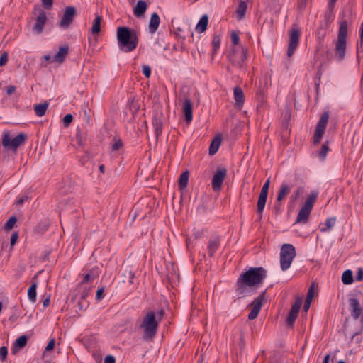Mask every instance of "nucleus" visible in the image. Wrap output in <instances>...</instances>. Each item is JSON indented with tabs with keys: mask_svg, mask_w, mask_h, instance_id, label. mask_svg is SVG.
<instances>
[{
	"mask_svg": "<svg viewBox=\"0 0 363 363\" xmlns=\"http://www.w3.org/2000/svg\"><path fill=\"white\" fill-rule=\"evenodd\" d=\"M267 277V270L262 267H250L242 273L236 281V292L245 296L253 293L255 288L262 284Z\"/></svg>",
	"mask_w": 363,
	"mask_h": 363,
	"instance_id": "nucleus-1",
	"label": "nucleus"
},
{
	"mask_svg": "<svg viewBox=\"0 0 363 363\" xmlns=\"http://www.w3.org/2000/svg\"><path fill=\"white\" fill-rule=\"evenodd\" d=\"M117 40L120 50L125 52H132L138 44L136 32L128 27L118 28Z\"/></svg>",
	"mask_w": 363,
	"mask_h": 363,
	"instance_id": "nucleus-2",
	"label": "nucleus"
},
{
	"mask_svg": "<svg viewBox=\"0 0 363 363\" xmlns=\"http://www.w3.org/2000/svg\"><path fill=\"white\" fill-rule=\"evenodd\" d=\"M158 325L159 321L156 320L155 313L153 311L147 313L140 325L144 330L143 339L152 340L157 333Z\"/></svg>",
	"mask_w": 363,
	"mask_h": 363,
	"instance_id": "nucleus-3",
	"label": "nucleus"
},
{
	"mask_svg": "<svg viewBox=\"0 0 363 363\" xmlns=\"http://www.w3.org/2000/svg\"><path fill=\"white\" fill-rule=\"evenodd\" d=\"M347 28V21L345 19L341 21L338 30L337 41L335 44V56L339 61H342L345 55Z\"/></svg>",
	"mask_w": 363,
	"mask_h": 363,
	"instance_id": "nucleus-4",
	"label": "nucleus"
},
{
	"mask_svg": "<svg viewBox=\"0 0 363 363\" xmlns=\"http://www.w3.org/2000/svg\"><path fill=\"white\" fill-rule=\"evenodd\" d=\"M349 306L350 309L351 316L357 321L359 318V330L352 334V338L358 335L363 329V308L361 307L359 300L357 298L351 297L349 299Z\"/></svg>",
	"mask_w": 363,
	"mask_h": 363,
	"instance_id": "nucleus-5",
	"label": "nucleus"
},
{
	"mask_svg": "<svg viewBox=\"0 0 363 363\" xmlns=\"http://www.w3.org/2000/svg\"><path fill=\"white\" fill-rule=\"evenodd\" d=\"M296 256L295 247L291 244H284L280 252V264L283 271L288 269Z\"/></svg>",
	"mask_w": 363,
	"mask_h": 363,
	"instance_id": "nucleus-6",
	"label": "nucleus"
},
{
	"mask_svg": "<svg viewBox=\"0 0 363 363\" xmlns=\"http://www.w3.org/2000/svg\"><path fill=\"white\" fill-rule=\"evenodd\" d=\"M27 138L25 133H20L13 138H11L9 132H4L2 136V145L4 147L16 151L18 147L24 143Z\"/></svg>",
	"mask_w": 363,
	"mask_h": 363,
	"instance_id": "nucleus-7",
	"label": "nucleus"
},
{
	"mask_svg": "<svg viewBox=\"0 0 363 363\" xmlns=\"http://www.w3.org/2000/svg\"><path fill=\"white\" fill-rule=\"evenodd\" d=\"M315 201V195L312 194L310 195L304 204L301 206L297 217L295 223H306L308 221L309 216L313 209L314 203Z\"/></svg>",
	"mask_w": 363,
	"mask_h": 363,
	"instance_id": "nucleus-8",
	"label": "nucleus"
},
{
	"mask_svg": "<svg viewBox=\"0 0 363 363\" xmlns=\"http://www.w3.org/2000/svg\"><path fill=\"white\" fill-rule=\"evenodd\" d=\"M38 13V16L35 18V22L33 26V31L36 34H40L43 33L44 30V26L47 22V13L46 12L40 7L39 5H35L33 11V14H36Z\"/></svg>",
	"mask_w": 363,
	"mask_h": 363,
	"instance_id": "nucleus-9",
	"label": "nucleus"
},
{
	"mask_svg": "<svg viewBox=\"0 0 363 363\" xmlns=\"http://www.w3.org/2000/svg\"><path fill=\"white\" fill-rule=\"evenodd\" d=\"M247 56V50L243 47L241 48L240 51L235 48H233L231 52L228 55L232 65L240 69L244 68Z\"/></svg>",
	"mask_w": 363,
	"mask_h": 363,
	"instance_id": "nucleus-10",
	"label": "nucleus"
},
{
	"mask_svg": "<svg viewBox=\"0 0 363 363\" xmlns=\"http://www.w3.org/2000/svg\"><path fill=\"white\" fill-rule=\"evenodd\" d=\"M301 33L297 27H293L289 30V42L287 49V56L291 57L298 47Z\"/></svg>",
	"mask_w": 363,
	"mask_h": 363,
	"instance_id": "nucleus-11",
	"label": "nucleus"
},
{
	"mask_svg": "<svg viewBox=\"0 0 363 363\" xmlns=\"http://www.w3.org/2000/svg\"><path fill=\"white\" fill-rule=\"evenodd\" d=\"M226 175L227 169L225 167H222L217 169L212 178V188L213 191L220 190Z\"/></svg>",
	"mask_w": 363,
	"mask_h": 363,
	"instance_id": "nucleus-12",
	"label": "nucleus"
},
{
	"mask_svg": "<svg viewBox=\"0 0 363 363\" xmlns=\"http://www.w3.org/2000/svg\"><path fill=\"white\" fill-rule=\"evenodd\" d=\"M266 291H263L258 297H257L251 303L252 308L248 314L249 320L255 319L262 308V303L265 298Z\"/></svg>",
	"mask_w": 363,
	"mask_h": 363,
	"instance_id": "nucleus-13",
	"label": "nucleus"
},
{
	"mask_svg": "<svg viewBox=\"0 0 363 363\" xmlns=\"http://www.w3.org/2000/svg\"><path fill=\"white\" fill-rule=\"evenodd\" d=\"M302 305V299L301 297H297L294 304L291 306L290 311L286 318V323L289 326L294 325L296 320L301 306Z\"/></svg>",
	"mask_w": 363,
	"mask_h": 363,
	"instance_id": "nucleus-14",
	"label": "nucleus"
},
{
	"mask_svg": "<svg viewBox=\"0 0 363 363\" xmlns=\"http://www.w3.org/2000/svg\"><path fill=\"white\" fill-rule=\"evenodd\" d=\"M75 15L76 9L74 6H69L66 7L63 16L60 22V26L62 28H69L73 22Z\"/></svg>",
	"mask_w": 363,
	"mask_h": 363,
	"instance_id": "nucleus-15",
	"label": "nucleus"
},
{
	"mask_svg": "<svg viewBox=\"0 0 363 363\" xmlns=\"http://www.w3.org/2000/svg\"><path fill=\"white\" fill-rule=\"evenodd\" d=\"M220 237L219 235H212L210 236L207 244L208 255L210 257L214 256L216 252L220 247Z\"/></svg>",
	"mask_w": 363,
	"mask_h": 363,
	"instance_id": "nucleus-16",
	"label": "nucleus"
},
{
	"mask_svg": "<svg viewBox=\"0 0 363 363\" xmlns=\"http://www.w3.org/2000/svg\"><path fill=\"white\" fill-rule=\"evenodd\" d=\"M291 117V108L289 106L284 108L281 113V125L284 129L283 135H289L291 129L289 128V121Z\"/></svg>",
	"mask_w": 363,
	"mask_h": 363,
	"instance_id": "nucleus-17",
	"label": "nucleus"
},
{
	"mask_svg": "<svg viewBox=\"0 0 363 363\" xmlns=\"http://www.w3.org/2000/svg\"><path fill=\"white\" fill-rule=\"evenodd\" d=\"M69 52V47L68 45H64L62 47H60L59 51L52 57V59L51 60V62H57L60 64L62 63Z\"/></svg>",
	"mask_w": 363,
	"mask_h": 363,
	"instance_id": "nucleus-18",
	"label": "nucleus"
},
{
	"mask_svg": "<svg viewBox=\"0 0 363 363\" xmlns=\"http://www.w3.org/2000/svg\"><path fill=\"white\" fill-rule=\"evenodd\" d=\"M183 112L185 116V121L186 123H190L192 121V102L190 99L186 98L183 104Z\"/></svg>",
	"mask_w": 363,
	"mask_h": 363,
	"instance_id": "nucleus-19",
	"label": "nucleus"
},
{
	"mask_svg": "<svg viewBox=\"0 0 363 363\" xmlns=\"http://www.w3.org/2000/svg\"><path fill=\"white\" fill-rule=\"evenodd\" d=\"M28 342V337L26 335L20 336L16 340L11 347V353L16 354L19 350L23 349Z\"/></svg>",
	"mask_w": 363,
	"mask_h": 363,
	"instance_id": "nucleus-20",
	"label": "nucleus"
},
{
	"mask_svg": "<svg viewBox=\"0 0 363 363\" xmlns=\"http://www.w3.org/2000/svg\"><path fill=\"white\" fill-rule=\"evenodd\" d=\"M234 99L235 101V106L236 108H242L245 101V96L243 91L239 86L233 89Z\"/></svg>",
	"mask_w": 363,
	"mask_h": 363,
	"instance_id": "nucleus-21",
	"label": "nucleus"
},
{
	"mask_svg": "<svg viewBox=\"0 0 363 363\" xmlns=\"http://www.w3.org/2000/svg\"><path fill=\"white\" fill-rule=\"evenodd\" d=\"M147 9V3L144 1L140 0L133 9V13L136 17H143Z\"/></svg>",
	"mask_w": 363,
	"mask_h": 363,
	"instance_id": "nucleus-22",
	"label": "nucleus"
},
{
	"mask_svg": "<svg viewBox=\"0 0 363 363\" xmlns=\"http://www.w3.org/2000/svg\"><path fill=\"white\" fill-rule=\"evenodd\" d=\"M160 22L159 15L155 12L151 15L150 20L149 22V31L150 33H155L158 29Z\"/></svg>",
	"mask_w": 363,
	"mask_h": 363,
	"instance_id": "nucleus-23",
	"label": "nucleus"
},
{
	"mask_svg": "<svg viewBox=\"0 0 363 363\" xmlns=\"http://www.w3.org/2000/svg\"><path fill=\"white\" fill-rule=\"evenodd\" d=\"M314 286H315V282H312L308 293L306 296V298L305 300L304 304H303V311L307 312L308 309L310 308L311 302L314 297Z\"/></svg>",
	"mask_w": 363,
	"mask_h": 363,
	"instance_id": "nucleus-24",
	"label": "nucleus"
},
{
	"mask_svg": "<svg viewBox=\"0 0 363 363\" xmlns=\"http://www.w3.org/2000/svg\"><path fill=\"white\" fill-rule=\"evenodd\" d=\"M152 125H153L154 130H155V137H156V139L157 140L162 132L163 124H162V119L157 116L153 117Z\"/></svg>",
	"mask_w": 363,
	"mask_h": 363,
	"instance_id": "nucleus-25",
	"label": "nucleus"
},
{
	"mask_svg": "<svg viewBox=\"0 0 363 363\" xmlns=\"http://www.w3.org/2000/svg\"><path fill=\"white\" fill-rule=\"evenodd\" d=\"M267 195L266 194H259L258 201H257V213L259 215V218H262L264 208L266 204Z\"/></svg>",
	"mask_w": 363,
	"mask_h": 363,
	"instance_id": "nucleus-26",
	"label": "nucleus"
},
{
	"mask_svg": "<svg viewBox=\"0 0 363 363\" xmlns=\"http://www.w3.org/2000/svg\"><path fill=\"white\" fill-rule=\"evenodd\" d=\"M208 23V17L207 15H203L198 22L196 30L198 33H201L206 31Z\"/></svg>",
	"mask_w": 363,
	"mask_h": 363,
	"instance_id": "nucleus-27",
	"label": "nucleus"
},
{
	"mask_svg": "<svg viewBox=\"0 0 363 363\" xmlns=\"http://www.w3.org/2000/svg\"><path fill=\"white\" fill-rule=\"evenodd\" d=\"M221 138L219 136H216L211 141V143L209 147L208 153L210 155H215L220 145Z\"/></svg>",
	"mask_w": 363,
	"mask_h": 363,
	"instance_id": "nucleus-28",
	"label": "nucleus"
},
{
	"mask_svg": "<svg viewBox=\"0 0 363 363\" xmlns=\"http://www.w3.org/2000/svg\"><path fill=\"white\" fill-rule=\"evenodd\" d=\"M247 7V3L245 1L240 2L235 11L238 20H242L245 17Z\"/></svg>",
	"mask_w": 363,
	"mask_h": 363,
	"instance_id": "nucleus-29",
	"label": "nucleus"
},
{
	"mask_svg": "<svg viewBox=\"0 0 363 363\" xmlns=\"http://www.w3.org/2000/svg\"><path fill=\"white\" fill-rule=\"evenodd\" d=\"M48 105L49 104L47 101H45L43 104H35L34 106V111L35 114L39 117L44 116L48 109Z\"/></svg>",
	"mask_w": 363,
	"mask_h": 363,
	"instance_id": "nucleus-30",
	"label": "nucleus"
},
{
	"mask_svg": "<svg viewBox=\"0 0 363 363\" xmlns=\"http://www.w3.org/2000/svg\"><path fill=\"white\" fill-rule=\"evenodd\" d=\"M330 141L327 140L322 144L320 149L319 150V159L321 161H324L326 158L328 152L331 151L329 147Z\"/></svg>",
	"mask_w": 363,
	"mask_h": 363,
	"instance_id": "nucleus-31",
	"label": "nucleus"
},
{
	"mask_svg": "<svg viewBox=\"0 0 363 363\" xmlns=\"http://www.w3.org/2000/svg\"><path fill=\"white\" fill-rule=\"evenodd\" d=\"M290 192V188L286 184H282L278 192L277 202H281L285 196Z\"/></svg>",
	"mask_w": 363,
	"mask_h": 363,
	"instance_id": "nucleus-32",
	"label": "nucleus"
},
{
	"mask_svg": "<svg viewBox=\"0 0 363 363\" xmlns=\"http://www.w3.org/2000/svg\"><path fill=\"white\" fill-rule=\"evenodd\" d=\"M102 21V17L96 14L95 16V19L93 21L92 27H91V33L93 34H98L101 31V23Z\"/></svg>",
	"mask_w": 363,
	"mask_h": 363,
	"instance_id": "nucleus-33",
	"label": "nucleus"
},
{
	"mask_svg": "<svg viewBox=\"0 0 363 363\" xmlns=\"http://www.w3.org/2000/svg\"><path fill=\"white\" fill-rule=\"evenodd\" d=\"M342 281L345 285H350L353 283V274L352 270L347 269L345 270L342 275Z\"/></svg>",
	"mask_w": 363,
	"mask_h": 363,
	"instance_id": "nucleus-34",
	"label": "nucleus"
},
{
	"mask_svg": "<svg viewBox=\"0 0 363 363\" xmlns=\"http://www.w3.org/2000/svg\"><path fill=\"white\" fill-rule=\"evenodd\" d=\"M189 177V172L187 170L181 174L179 178V186L180 189H183L187 186Z\"/></svg>",
	"mask_w": 363,
	"mask_h": 363,
	"instance_id": "nucleus-35",
	"label": "nucleus"
},
{
	"mask_svg": "<svg viewBox=\"0 0 363 363\" xmlns=\"http://www.w3.org/2000/svg\"><path fill=\"white\" fill-rule=\"evenodd\" d=\"M337 0H328L327 11L325 14V18L327 21H329L333 15V11L334 10L335 3Z\"/></svg>",
	"mask_w": 363,
	"mask_h": 363,
	"instance_id": "nucleus-36",
	"label": "nucleus"
},
{
	"mask_svg": "<svg viewBox=\"0 0 363 363\" xmlns=\"http://www.w3.org/2000/svg\"><path fill=\"white\" fill-rule=\"evenodd\" d=\"M36 289L37 283L33 282L28 290V297L33 303L36 301Z\"/></svg>",
	"mask_w": 363,
	"mask_h": 363,
	"instance_id": "nucleus-37",
	"label": "nucleus"
},
{
	"mask_svg": "<svg viewBox=\"0 0 363 363\" xmlns=\"http://www.w3.org/2000/svg\"><path fill=\"white\" fill-rule=\"evenodd\" d=\"M49 228V223L46 220L40 221L35 228V231L38 233H45Z\"/></svg>",
	"mask_w": 363,
	"mask_h": 363,
	"instance_id": "nucleus-38",
	"label": "nucleus"
},
{
	"mask_svg": "<svg viewBox=\"0 0 363 363\" xmlns=\"http://www.w3.org/2000/svg\"><path fill=\"white\" fill-rule=\"evenodd\" d=\"M335 222H336V219L335 217L328 218L325 222V227H323L320 229V230L322 232H325V231H327L328 230H330L332 227H333L335 225Z\"/></svg>",
	"mask_w": 363,
	"mask_h": 363,
	"instance_id": "nucleus-39",
	"label": "nucleus"
},
{
	"mask_svg": "<svg viewBox=\"0 0 363 363\" xmlns=\"http://www.w3.org/2000/svg\"><path fill=\"white\" fill-rule=\"evenodd\" d=\"M17 221L16 216H11L4 225V230L6 231L11 230Z\"/></svg>",
	"mask_w": 363,
	"mask_h": 363,
	"instance_id": "nucleus-40",
	"label": "nucleus"
},
{
	"mask_svg": "<svg viewBox=\"0 0 363 363\" xmlns=\"http://www.w3.org/2000/svg\"><path fill=\"white\" fill-rule=\"evenodd\" d=\"M220 35H214L212 40L213 54L216 53L217 50L220 48Z\"/></svg>",
	"mask_w": 363,
	"mask_h": 363,
	"instance_id": "nucleus-41",
	"label": "nucleus"
},
{
	"mask_svg": "<svg viewBox=\"0 0 363 363\" xmlns=\"http://www.w3.org/2000/svg\"><path fill=\"white\" fill-rule=\"evenodd\" d=\"M123 276L128 279V281L130 284H133V279L135 278V274L132 272L130 269H124Z\"/></svg>",
	"mask_w": 363,
	"mask_h": 363,
	"instance_id": "nucleus-42",
	"label": "nucleus"
},
{
	"mask_svg": "<svg viewBox=\"0 0 363 363\" xmlns=\"http://www.w3.org/2000/svg\"><path fill=\"white\" fill-rule=\"evenodd\" d=\"M330 116L329 111H325L320 116L319 119V122H320L321 125H324L327 126L328 119Z\"/></svg>",
	"mask_w": 363,
	"mask_h": 363,
	"instance_id": "nucleus-43",
	"label": "nucleus"
},
{
	"mask_svg": "<svg viewBox=\"0 0 363 363\" xmlns=\"http://www.w3.org/2000/svg\"><path fill=\"white\" fill-rule=\"evenodd\" d=\"M8 354V349L6 346H2L0 347V359L2 362H4L7 358Z\"/></svg>",
	"mask_w": 363,
	"mask_h": 363,
	"instance_id": "nucleus-44",
	"label": "nucleus"
},
{
	"mask_svg": "<svg viewBox=\"0 0 363 363\" xmlns=\"http://www.w3.org/2000/svg\"><path fill=\"white\" fill-rule=\"evenodd\" d=\"M94 279V277H91L90 274H86L83 276L82 281L79 284V287L88 283L90 281H93Z\"/></svg>",
	"mask_w": 363,
	"mask_h": 363,
	"instance_id": "nucleus-45",
	"label": "nucleus"
},
{
	"mask_svg": "<svg viewBox=\"0 0 363 363\" xmlns=\"http://www.w3.org/2000/svg\"><path fill=\"white\" fill-rule=\"evenodd\" d=\"M73 120L72 114L68 113L63 118V124L65 127H68Z\"/></svg>",
	"mask_w": 363,
	"mask_h": 363,
	"instance_id": "nucleus-46",
	"label": "nucleus"
},
{
	"mask_svg": "<svg viewBox=\"0 0 363 363\" xmlns=\"http://www.w3.org/2000/svg\"><path fill=\"white\" fill-rule=\"evenodd\" d=\"M42 6L48 10H50L52 8L53 6V0H41Z\"/></svg>",
	"mask_w": 363,
	"mask_h": 363,
	"instance_id": "nucleus-47",
	"label": "nucleus"
},
{
	"mask_svg": "<svg viewBox=\"0 0 363 363\" xmlns=\"http://www.w3.org/2000/svg\"><path fill=\"white\" fill-rule=\"evenodd\" d=\"M123 146V143L121 140L118 139L116 140L111 145V150L112 151H117L120 148H121Z\"/></svg>",
	"mask_w": 363,
	"mask_h": 363,
	"instance_id": "nucleus-48",
	"label": "nucleus"
},
{
	"mask_svg": "<svg viewBox=\"0 0 363 363\" xmlns=\"http://www.w3.org/2000/svg\"><path fill=\"white\" fill-rule=\"evenodd\" d=\"M142 72L146 78H149L151 74V68L149 65H143L142 67Z\"/></svg>",
	"mask_w": 363,
	"mask_h": 363,
	"instance_id": "nucleus-49",
	"label": "nucleus"
},
{
	"mask_svg": "<svg viewBox=\"0 0 363 363\" xmlns=\"http://www.w3.org/2000/svg\"><path fill=\"white\" fill-rule=\"evenodd\" d=\"M55 340L54 338H52L48 342V344L47 345V346L45 349L44 353H45L46 352L52 350L55 347Z\"/></svg>",
	"mask_w": 363,
	"mask_h": 363,
	"instance_id": "nucleus-50",
	"label": "nucleus"
},
{
	"mask_svg": "<svg viewBox=\"0 0 363 363\" xmlns=\"http://www.w3.org/2000/svg\"><path fill=\"white\" fill-rule=\"evenodd\" d=\"M231 41L234 45H238L240 42V38L238 35L234 31L231 33Z\"/></svg>",
	"mask_w": 363,
	"mask_h": 363,
	"instance_id": "nucleus-51",
	"label": "nucleus"
},
{
	"mask_svg": "<svg viewBox=\"0 0 363 363\" xmlns=\"http://www.w3.org/2000/svg\"><path fill=\"white\" fill-rule=\"evenodd\" d=\"M18 238V231L13 232L11 237V240H10L11 247H13L16 243Z\"/></svg>",
	"mask_w": 363,
	"mask_h": 363,
	"instance_id": "nucleus-52",
	"label": "nucleus"
},
{
	"mask_svg": "<svg viewBox=\"0 0 363 363\" xmlns=\"http://www.w3.org/2000/svg\"><path fill=\"white\" fill-rule=\"evenodd\" d=\"M269 184H270V179H268L264 185L262 187L261 192L262 194H268L269 188Z\"/></svg>",
	"mask_w": 363,
	"mask_h": 363,
	"instance_id": "nucleus-53",
	"label": "nucleus"
},
{
	"mask_svg": "<svg viewBox=\"0 0 363 363\" xmlns=\"http://www.w3.org/2000/svg\"><path fill=\"white\" fill-rule=\"evenodd\" d=\"M8 62V54L7 52H4L0 57V66L5 65Z\"/></svg>",
	"mask_w": 363,
	"mask_h": 363,
	"instance_id": "nucleus-54",
	"label": "nucleus"
},
{
	"mask_svg": "<svg viewBox=\"0 0 363 363\" xmlns=\"http://www.w3.org/2000/svg\"><path fill=\"white\" fill-rule=\"evenodd\" d=\"M104 296V288H101L97 290L96 294V300H101Z\"/></svg>",
	"mask_w": 363,
	"mask_h": 363,
	"instance_id": "nucleus-55",
	"label": "nucleus"
},
{
	"mask_svg": "<svg viewBox=\"0 0 363 363\" xmlns=\"http://www.w3.org/2000/svg\"><path fill=\"white\" fill-rule=\"evenodd\" d=\"M76 141H77V145L81 147H84V140H83V138H82V136L81 134L79 133H77L76 135Z\"/></svg>",
	"mask_w": 363,
	"mask_h": 363,
	"instance_id": "nucleus-56",
	"label": "nucleus"
},
{
	"mask_svg": "<svg viewBox=\"0 0 363 363\" xmlns=\"http://www.w3.org/2000/svg\"><path fill=\"white\" fill-rule=\"evenodd\" d=\"M326 125H321L320 122H319V142L320 139L323 138L325 131Z\"/></svg>",
	"mask_w": 363,
	"mask_h": 363,
	"instance_id": "nucleus-57",
	"label": "nucleus"
},
{
	"mask_svg": "<svg viewBox=\"0 0 363 363\" xmlns=\"http://www.w3.org/2000/svg\"><path fill=\"white\" fill-rule=\"evenodd\" d=\"M313 145L318 144V124H316L314 130V133L312 138Z\"/></svg>",
	"mask_w": 363,
	"mask_h": 363,
	"instance_id": "nucleus-58",
	"label": "nucleus"
},
{
	"mask_svg": "<svg viewBox=\"0 0 363 363\" xmlns=\"http://www.w3.org/2000/svg\"><path fill=\"white\" fill-rule=\"evenodd\" d=\"M355 279L358 281H361L363 280V269L362 268H359L358 269V272L355 276Z\"/></svg>",
	"mask_w": 363,
	"mask_h": 363,
	"instance_id": "nucleus-59",
	"label": "nucleus"
},
{
	"mask_svg": "<svg viewBox=\"0 0 363 363\" xmlns=\"http://www.w3.org/2000/svg\"><path fill=\"white\" fill-rule=\"evenodd\" d=\"M116 360L113 356L108 355L104 359V363H115Z\"/></svg>",
	"mask_w": 363,
	"mask_h": 363,
	"instance_id": "nucleus-60",
	"label": "nucleus"
},
{
	"mask_svg": "<svg viewBox=\"0 0 363 363\" xmlns=\"http://www.w3.org/2000/svg\"><path fill=\"white\" fill-rule=\"evenodd\" d=\"M359 43H360V45L362 46V44H363V23H362L361 26H360V29H359Z\"/></svg>",
	"mask_w": 363,
	"mask_h": 363,
	"instance_id": "nucleus-61",
	"label": "nucleus"
},
{
	"mask_svg": "<svg viewBox=\"0 0 363 363\" xmlns=\"http://www.w3.org/2000/svg\"><path fill=\"white\" fill-rule=\"evenodd\" d=\"M307 0H298V8L303 9L306 5Z\"/></svg>",
	"mask_w": 363,
	"mask_h": 363,
	"instance_id": "nucleus-62",
	"label": "nucleus"
},
{
	"mask_svg": "<svg viewBox=\"0 0 363 363\" xmlns=\"http://www.w3.org/2000/svg\"><path fill=\"white\" fill-rule=\"evenodd\" d=\"M16 91L15 86H9L6 88V93L9 96L11 95Z\"/></svg>",
	"mask_w": 363,
	"mask_h": 363,
	"instance_id": "nucleus-63",
	"label": "nucleus"
},
{
	"mask_svg": "<svg viewBox=\"0 0 363 363\" xmlns=\"http://www.w3.org/2000/svg\"><path fill=\"white\" fill-rule=\"evenodd\" d=\"M28 199V196H23L20 199H18L16 201V203L18 205H22L25 201H26Z\"/></svg>",
	"mask_w": 363,
	"mask_h": 363,
	"instance_id": "nucleus-64",
	"label": "nucleus"
}]
</instances>
